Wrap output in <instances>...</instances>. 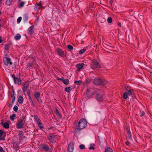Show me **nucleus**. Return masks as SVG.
<instances>
[{
  "instance_id": "nucleus-16",
  "label": "nucleus",
  "mask_w": 152,
  "mask_h": 152,
  "mask_svg": "<svg viewBox=\"0 0 152 152\" xmlns=\"http://www.w3.org/2000/svg\"><path fill=\"white\" fill-rule=\"evenodd\" d=\"M1 124L5 128L8 129L9 127V124L7 122H5L4 123H1Z\"/></svg>"
},
{
  "instance_id": "nucleus-3",
  "label": "nucleus",
  "mask_w": 152,
  "mask_h": 152,
  "mask_svg": "<svg viewBox=\"0 0 152 152\" xmlns=\"http://www.w3.org/2000/svg\"><path fill=\"white\" fill-rule=\"evenodd\" d=\"M96 98L98 102H102L104 99V95L102 94V91L98 89L96 91Z\"/></svg>"
},
{
  "instance_id": "nucleus-35",
  "label": "nucleus",
  "mask_w": 152,
  "mask_h": 152,
  "mask_svg": "<svg viewBox=\"0 0 152 152\" xmlns=\"http://www.w3.org/2000/svg\"><path fill=\"white\" fill-rule=\"evenodd\" d=\"M3 134V132L1 130H0V140H4V138L1 137V136Z\"/></svg>"
},
{
  "instance_id": "nucleus-5",
  "label": "nucleus",
  "mask_w": 152,
  "mask_h": 152,
  "mask_svg": "<svg viewBox=\"0 0 152 152\" xmlns=\"http://www.w3.org/2000/svg\"><path fill=\"white\" fill-rule=\"evenodd\" d=\"M93 83L96 85H104L106 84V82L103 80H102L99 78H96L93 81Z\"/></svg>"
},
{
  "instance_id": "nucleus-1",
  "label": "nucleus",
  "mask_w": 152,
  "mask_h": 152,
  "mask_svg": "<svg viewBox=\"0 0 152 152\" xmlns=\"http://www.w3.org/2000/svg\"><path fill=\"white\" fill-rule=\"evenodd\" d=\"M87 125V121L84 119H80L78 124L77 127L75 130V134H79L80 130L84 129Z\"/></svg>"
},
{
  "instance_id": "nucleus-40",
  "label": "nucleus",
  "mask_w": 152,
  "mask_h": 152,
  "mask_svg": "<svg viewBox=\"0 0 152 152\" xmlns=\"http://www.w3.org/2000/svg\"><path fill=\"white\" fill-rule=\"evenodd\" d=\"M27 67H29V68L30 67H31L33 66V64H31V63H28L27 65Z\"/></svg>"
},
{
  "instance_id": "nucleus-34",
  "label": "nucleus",
  "mask_w": 152,
  "mask_h": 152,
  "mask_svg": "<svg viewBox=\"0 0 152 152\" xmlns=\"http://www.w3.org/2000/svg\"><path fill=\"white\" fill-rule=\"evenodd\" d=\"M112 19L111 17H109L107 19V21L109 23H111L112 22Z\"/></svg>"
},
{
  "instance_id": "nucleus-26",
  "label": "nucleus",
  "mask_w": 152,
  "mask_h": 152,
  "mask_svg": "<svg viewBox=\"0 0 152 152\" xmlns=\"http://www.w3.org/2000/svg\"><path fill=\"white\" fill-rule=\"evenodd\" d=\"M13 0H7L6 2V4L8 6L10 5L12 2Z\"/></svg>"
},
{
  "instance_id": "nucleus-7",
  "label": "nucleus",
  "mask_w": 152,
  "mask_h": 152,
  "mask_svg": "<svg viewBox=\"0 0 152 152\" xmlns=\"http://www.w3.org/2000/svg\"><path fill=\"white\" fill-rule=\"evenodd\" d=\"M3 60L4 63L5 65H8L9 64L10 65H12L11 59L10 58L8 57H4Z\"/></svg>"
},
{
  "instance_id": "nucleus-8",
  "label": "nucleus",
  "mask_w": 152,
  "mask_h": 152,
  "mask_svg": "<svg viewBox=\"0 0 152 152\" xmlns=\"http://www.w3.org/2000/svg\"><path fill=\"white\" fill-rule=\"evenodd\" d=\"M56 136L53 134H50L48 137L49 141L52 143L55 142L56 141Z\"/></svg>"
},
{
  "instance_id": "nucleus-55",
  "label": "nucleus",
  "mask_w": 152,
  "mask_h": 152,
  "mask_svg": "<svg viewBox=\"0 0 152 152\" xmlns=\"http://www.w3.org/2000/svg\"><path fill=\"white\" fill-rule=\"evenodd\" d=\"M2 42V40L1 38V37H0V43Z\"/></svg>"
},
{
  "instance_id": "nucleus-27",
  "label": "nucleus",
  "mask_w": 152,
  "mask_h": 152,
  "mask_svg": "<svg viewBox=\"0 0 152 152\" xmlns=\"http://www.w3.org/2000/svg\"><path fill=\"white\" fill-rule=\"evenodd\" d=\"M72 90V88L70 87L66 88L65 89V91L67 92H69Z\"/></svg>"
},
{
  "instance_id": "nucleus-39",
  "label": "nucleus",
  "mask_w": 152,
  "mask_h": 152,
  "mask_svg": "<svg viewBox=\"0 0 152 152\" xmlns=\"http://www.w3.org/2000/svg\"><path fill=\"white\" fill-rule=\"evenodd\" d=\"M80 148L81 149H83L85 148L84 145L82 144L80 145Z\"/></svg>"
},
{
  "instance_id": "nucleus-36",
  "label": "nucleus",
  "mask_w": 152,
  "mask_h": 152,
  "mask_svg": "<svg viewBox=\"0 0 152 152\" xmlns=\"http://www.w3.org/2000/svg\"><path fill=\"white\" fill-rule=\"evenodd\" d=\"M82 82V81L81 80H79V81L76 80L75 81V83H76L77 85H79L81 84Z\"/></svg>"
},
{
  "instance_id": "nucleus-44",
  "label": "nucleus",
  "mask_w": 152,
  "mask_h": 152,
  "mask_svg": "<svg viewBox=\"0 0 152 152\" xmlns=\"http://www.w3.org/2000/svg\"><path fill=\"white\" fill-rule=\"evenodd\" d=\"M9 48V46L8 45H5V49L6 50H8Z\"/></svg>"
},
{
  "instance_id": "nucleus-24",
  "label": "nucleus",
  "mask_w": 152,
  "mask_h": 152,
  "mask_svg": "<svg viewBox=\"0 0 152 152\" xmlns=\"http://www.w3.org/2000/svg\"><path fill=\"white\" fill-rule=\"evenodd\" d=\"M126 129L128 131V135L129 137V139H130L131 140H132V136L131 134V132L129 131V129H128L127 128Z\"/></svg>"
},
{
  "instance_id": "nucleus-57",
  "label": "nucleus",
  "mask_w": 152,
  "mask_h": 152,
  "mask_svg": "<svg viewBox=\"0 0 152 152\" xmlns=\"http://www.w3.org/2000/svg\"><path fill=\"white\" fill-rule=\"evenodd\" d=\"M118 26H121V24L120 23H118Z\"/></svg>"
},
{
  "instance_id": "nucleus-63",
  "label": "nucleus",
  "mask_w": 152,
  "mask_h": 152,
  "mask_svg": "<svg viewBox=\"0 0 152 152\" xmlns=\"http://www.w3.org/2000/svg\"><path fill=\"white\" fill-rule=\"evenodd\" d=\"M0 21H1V19H0Z\"/></svg>"
},
{
  "instance_id": "nucleus-20",
  "label": "nucleus",
  "mask_w": 152,
  "mask_h": 152,
  "mask_svg": "<svg viewBox=\"0 0 152 152\" xmlns=\"http://www.w3.org/2000/svg\"><path fill=\"white\" fill-rule=\"evenodd\" d=\"M55 113L56 115L59 117V118H61V115L60 113L59 112L58 109L57 108H56V110H55Z\"/></svg>"
},
{
  "instance_id": "nucleus-9",
  "label": "nucleus",
  "mask_w": 152,
  "mask_h": 152,
  "mask_svg": "<svg viewBox=\"0 0 152 152\" xmlns=\"http://www.w3.org/2000/svg\"><path fill=\"white\" fill-rule=\"evenodd\" d=\"M91 65L92 66V68L93 69H95L97 67H99V64L97 60H94L91 62Z\"/></svg>"
},
{
  "instance_id": "nucleus-62",
  "label": "nucleus",
  "mask_w": 152,
  "mask_h": 152,
  "mask_svg": "<svg viewBox=\"0 0 152 152\" xmlns=\"http://www.w3.org/2000/svg\"><path fill=\"white\" fill-rule=\"evenodd\" d=\"M18 0L19 1H21V0Z\"/></svg>"
},
{
  "instance_id": "nucleus-25",
  "label": "nucleus",
  "mask_w": 152,
  "mask_h": 152,
  "mask_svg": "<svg viewBox=\"0 0 152 152\" xmlns=\"http://www.w3.org/2000/svg\"><path fill=\"white\" fill-rule=\"evenodd\" d=\"M104 152H113V150L110 147H107L105 149Z\"/></svg>"
},
{
  "instance_id": "nucleus-51",
  "label": "nucleus",
  "mask_w": 152,
  "mask_h": 152,
  "mask_svg": "<svg viewBox=\"0 0 152 152\" xmlns=\"http://www.w3.org/2000/svg\"><path fill=\"white\" fill-rule=\"evenodd\" d=\"M29 97V100L30 102L31 101H32V99H31V96H29V97Z\"/></svg>"
},
{
  "instance_id": "nucleus-59",
  "label": "nucleus",
  "mask_w": 152,
  "mask_h": 152,
  "mask_svg": "<svg viewBox=\"0 0 152 152\" xmlns=\"http://www.w3.org/2000/svg\"><path fill=\"white\" fill-rule=\"evenodd\" d=\"M1 11H0V15H1Z\"/></svg>"
},
{
  "instance_id": "nucleus-45",
  "label": "nucleus",
  "mask_w": 152,
  "mask_h": 152,
  "mask_svg": "<svg viewBox=\"0 0 152 152\" xmlns=\"http://www.w3.org/2000/svg\"><path fill=\"white\" fill-rule=\"evenodd\" d=\"M57 79L58 80H61V81H62V82H63V80H64V77H63L58 78V79Z\"/></svg>"
},
{
  "instance_id": "nucleus-48",
  "label": "nucleus",
  "mask_w": 152,
  "mask_h": 152,
  "mask_svg": "<svg viewBox=\"0 0 152 152\" xmlns=\"http://www.w3.org/2000/svg\"><path fill=\"white\" fill-rule=\"evenodd\" d=\"M22 89L23 90V93L25 94V92L26 91L27 89L23 88Z\"/></svg>"
},
{
  "instance_id": "nucleus-54",
  "label": "nucleus",
  "mask_w": 152,
  "mask_h": 152,
  "mask_svg": "<svg viewBox=\"0 0 152 152\" xmlns=\"http://www.w3.org/2000/svg\"><path fill=\"white\" fill-rule=\"evenodd\" d=\"M125 143L126 145H129V142H125Z\"/></svg>"
},
{
  "instance_id": "nucleus-37",
  "label": "nucleus",
  "mask_w": 152,
  "mask_h": 152,
  "mask_svg": "<svg viewBox=\"0 0 152 152\" xmlns=\"http://www.w3.org/2000/svg\"><path fill=\"white\" fill-rule=\"evenodd\" d=\"M68 48L70 50H72L73 49V48L71 45H68L67 46Z\"/></svg>"
},
{
  "instance_id": "nucleus-21",
  "label": "nucleus",
  "mask_w": 152,
  "mask_h": 152,
  "mask_svg": "<svg viewBox=\"0 0 152 152\" xmlns=\"http://www.w3.org/2000/svg\"><path fill=\"white\" fill-rule=\"evenodd\" d=\"M16 116V114H13L12 115H10V118L12 121H13L14 120Z\"/></svg>"
},
{
  "instance_id": "nucleus-12",
  "label": "nucleus",
  "mask_w": 152,
  "mask_h": 152,
  "mask_svg": "<svg viewBox=\"0 0 152 152\" xmlns=\"http://www.w3.org/2000/svg\"><path fill=\"white\" fill-rule=\"evenodd\" d=\"M57 52L58 54L60 56L62 57H64L65 56V54L64 51L60 48L57 49Z\"/></svg>"
},
{
  "instance_id": "nucleus-61",
  "label": "nucleus",
  "mask_w": 152,
  "mask_h": 152,
  "mask_svg": "<svg viewBox=\"0 0 152 152\" xmlns=\"http://www.w3.org/2000/svg\"><path fill=\"white\" fill-rule=\"evenodd\" d=\"M1 3V0H0V4Z\"/></svg>"
},
{
  "instance_id": "nucleus-50",
  "label": "nucleus",
  "mask_w": 152,
  "mask_h": 152,
  "mask_svg": "<svg viewBox=\"0 0 152 152\" xmlns=\"http://www.w3.org/2000/svg\"><path fill=\"white\" fill-rule=\"evenodd\" d=\"M27 94L28 97H29V96H30V92L28 91H27Z\"/></svg>"
},
{
  "instance_id": "nucleus-52",
  "label": "nucleus",
  "mask_w": 152,
  "mask_h": 152,
  "mask_svg": "<svg viewBox=\"0 0 152 152\" xmlns=\"http://www.w3.org/2000/svg\"><path fill=\"white\" fill-rule=\"evenodd\" d=\"M12 77L14 79H15L17 78L16 77H15V75H12Z\"/></svg>"
},
{
  "instance_id": "nucleus-33",
  "label": "nucleus",
  "mask_w": 152,
  "mask_h": 152,
  "mask_svg": "<svg viewBox=\"0 0 152 152\" xmlns=\"http://www.w3.org/2000/svg\"><path fill=\"white\" fill-rule=\"evenodd\" d=\"M94 144H91L90 145V146L89 148V149L90 150H91V149H92L93 150H94L95 149V148L94 147Z\"/></svg>"
},
{
  "instance_id": "nucleus-47",
  "label": "nucleus",
  "mask_w": 152,
  "mask_h": 152,
  "mask_svg": "<svg viewBox=\"0 0 152 152\" xmlns=\"http://www.w3.org/2000/svg\"><path fill=\"white\" fill-rule=\"evenodd\" d=\"M31 103V105L33 107H34V102H33V101H31V102H30Z\"/></svg>"
},
{
  "instance_id": "nucleus-4",
  "label": "nucleus",
  "mask_w": 152,
  "mask_h": 152,
  "mask_svg": "<svg viewBox=\"0 0 152 152\" xmlns=\"http://www.w3.org/2000/svg\"><path fill=\"white\" fill-rule=\"evenodd\" d=\"M98 89L93 88H88L87 89L86 94L89 98H91L93 96L95 93L96 92Z\"/></svg>"
},
{
  "instance_id": "nucleus-29",
  "label": "nucleus",
  "mask_w": 152,
  "mask_h": 152,
  "mask_svg": "<svg viewBox=\"0 0 152 152\" xmlns=\"http://www.w3.org/2000/svg\"><path fill=\"white\" fill-rule=\"evenodd\" d=\"M86 48H84L80 50L79 51V53L80 55L82 54L83 53H84L86 51Z\"/></svg>"
},
{
  "instance_id": "nucleus-14",
  "label": "nucleus",
  "mask_w": 152,
  "mask_h": 152,
  "mask_svg": "<svg viewBox=\"0 0 152 152\" xmlns=\"http://www.w3.org/2000/svg\"><path fill=\"white\" fill-rule=\"evenodd\" d=\"M42 7V4L41 3L39 4L37 3L35 6V10L36 11H38L40 8Z\"/></svg>"
},
{
  "instance_id": "nucleus-23",
  "label": "nucleus",
  "mask_w": 152,
  "mask_h": 152,
  "mask_svg": "<svg viewBox=\"0 0 152 152\" xmlns=\"http://www.w3.org/2000/svg\"><path fill=\"white\" fill-rule=\"evenodd\" d=\"M29 83L28 82L25 83L23 86V88L27 89L29 86Z\"/></svg>"
},
{
  "instance_id": "nucleus-53",
  "label": "nucleus",
  "mask_w": 152,
  "mask_h": 152,
  "mask_svg": "<svg viewBox=\"0 0 152 152\" xmlns=\"http://www.w3.org/2000/svg\"><path fill=\"white\" fill-rule=\"evenodd\" d=\"M113 0H110V4H112L113 3Z\"/></svg>"
},
{
  "instance_id": "nucleus-60",
  "label": "nucleus",
  "mask_w": 152,
  "mask_h": 152,
  "mask_svg": "<svg viewBox=\"0 0 152 152\" xmlns=\"http://www.w3.org/2000/svg\"><path fill=\"white\" fill-rule=\"evenodd\" d=\"M151 99H152V96H151Z\"/></svg>"
},
{
  "instance_id": "nucleus-46",
  "label": "nucleus",
  "mask_w": 152,
  "mask_h": 152,
  "mask_svg": "<svg viewBox=\"0 0 152 152\" xmlns=\"http://www.w3.org/2000/svg\"><path fill=\"white\" fill-rule=\"evenodd\" d=\"M145 114V113L144 111H142V112L140 116L141 117H142L143 115H144Z\"/></svg>"
},
{
  "instance_id": "nucleus-64",
  "label": "nucleus",
  "mask_w": 152,
  "mask_h": 152,
  "mask_svg": "<svg viewBox=\"0 0 152 152\" xmlns=\"http://www.w3.org/2000/svg\"><path fill=\"white\" fill-rule=\"evenodd\" d=\"M1 27V26H0V27Z\"/></svg>"
},
{
  "instance_id": "nucleus-17",
  "label": "nucleus",
  "mask_w": 152,
  "mask_h": 152,
  "mask_svg": "<svg viewBox=\"0 0 152 152\" xmlns=\"http://www.w3.org/2000/svg\"><path fill=\"white\" fill-rule=\"evenodd\" d=\"M18 101L20 104H22L23 102V98L22 96H20L18 99Z\"/></svg>"
},
{
  "instance_id": "nucleus-43",
  "label": "nucleus",
  "mask_w": 152,
  "mask_h": 152,
  "mask_svg": "<svg viewBox=\"0 0 152 152\" xmlns=\"http://www.w3.org/2000/svg\"><path fill=\"white\" fill-rule=\"evenodd\" d=\"M0 152H5V151L3 150V148L0 146Z\"/></svg>"
},
{
  "instance_id": "nucleus-41",
  "label": "nucleus",
  "mask_w": 152,
  "mask_h": 152,
  "mask_svg": "<svg viewBox=\"0 0 152 152\" xmlns=\"http://www.w3.org/2000/svg\"><path fill=\"white\" fill-rule=\"evenodd\" d=\"M37 124H38V126L39 128L41 129L43 128V126H42V124H41V122H40L39 123H38Z\"/></svg>"
},
{
  "instance_id": "nucleus-11",
  "label": "nucleus",
  "mask_w": 152,
  "mask_h": 152,
  "mask_svg": "<svg viewBox=\"0 0 152 152\" xmlns=\"http://www.w3.org/2000/svg\"><path fill=\"white\" fill-rule=\"evenodd\" d=\"M74 148V144L72 142L69 143L68 145L67 150L69 152H72Z\"/></svg>"
},
{
  "instance_id": "nucleus-49",
  "label": "nucleus",
  "mask_w": 152,
  "mask_h": 152,
  "mask_svg": "<svg viewBox=\"0 0 152 152\" xmlns=\"http://www.w3.org/2000/svg\"><path fill=\"white\" fill-rule=\"evenodd\" d=\"M37 100V101L38 102H41V99H39V98H36Z\"/></svg>"
},
{
  "instance_id": "nucleus-58",
  "label": "nucleus",
  "mask_w": 152,
  "mask_h": 152,
  "mask_svg": "<svg viewBox=\"0 0 152 152\" xmlns=\"http://www.w3.org/2000/svg\"><path fill=\"white\" fill-rule=\"evenodd\" d=\"M87 82L88 83H89L91 81V80H87Z\"/></svg>"
},
{
  "instance_id": "nucleus-42",
  "label": "nucleus",
  "mask_w": 152,
  "mask_h": 152,
  "mask_svg": "<svg viewBox=\"0 0 152 152\" xmlns=\"http://www.w3.org/2000/svg\"><path fill=\"white\" fill-rule=\"evenodd\" d=\"M21 19H22V18L21 17H19L18 19H17V22L18 23H20V21H21Z\"/></svg>"
},
{
  "instance_id": "nucleus-31",
  "label": "nucleus",
  "mask_w": 152,
  "mask_h": 152,
  "mask_svg": "<svg viewBox=\"0 0 152 152\" xmlns=\"http://www.w3.org/2000/svg\"><path fill=\"white\" fill-rule=\"evenodd\" d=\"M43 148L45 151H48L49 150V148L48 145H44L43 146Z\"/></svg>"
},
{
  "instance_id": "nucleus-19",
  "label": "nucleus",
  "mask_w": 152,
  "mask_h": 152,
  "mask_svg": "<svg viewBox=\"0 0 152 152\" xmlns=\"http://www.w3.org/2000/svg\"><path fill=\"white\" fill-rule=\"evenodd\" d=\"M25 2L23 1H21L20 2L19 4L18 5V7L19 8H22L24 5Z\"/></svg>"
},
{
  "instance_id": "nucleus-38",
  "label": "nucleus",
  "mask_w": 152,
  "mask_h": 152,
  "mask_svg": "<svg viewBox=\"0 0 152 152\" xmlns=\"http://www.w3.org/2000/svg\"><path fill=\"white\" fill-rule=\"evenodd\" d=\"M18 109V108L16 105H15L13 108V110L15 112H16L17 111Z\"/></svg>"
},
{
  "instance_id": "nucleus-32",
  "label": "nucleus",
  "mask_w": 152,
  "mask_h": 152,
  "mask_svg": "<svg viewBox=\"0 0 152 152\" xmlns=\"http://www.w3.org/2000/svg\"><path fill=\"white\" fill-rule=\"evenodd\" d=\"M11 99L12 102H13L15 100V97L14 96V94L13 92V94H12Z\"/></svg>"
},
{
  "instance_id": "nucleus-6",
  "label": "nucleus",
  "mask_w": 152,
  "mask_h": 152,
  "mask_svg": "<svg viewBox=\"0 0 152 152\" xmlns=\"http://www.w3.org/2000/svg\"><path fill=\"white\" fill-rule=\"evenodd\" d=\"M133 91L131 89L128 90L126 92L124 93L123 97L125 99L128 98V96H132L133 94Z\"/></svg>"
},
{
  "instance_id": "nucleus-15",
  "label": "nucleus",
  "mask_w": 152,
  "mask_h": 152,
  "mask_svg": "<svg viewBox=\"0 0 152 152\" xmlns=\"http://www.w3.org/2000/svg\"><path fill=\"white\" fill-rule=\"evenodd\" d=\"M14 81L15 84H17L18 85H20L21 83V80L18 77H17L15 79H14Z\"/></svg>"
},
{
  "instance_id": "nucleus-22",
  "label": "nucleus",
  "mask_w": 152,
  "mask_h": 152,
  "mask_svg": "<svg viewBox=\"0 0 152 152\" xmlns=\"http://www.w3.org/2000/svg\"><path fill=\"white\" fill-rule=\"evenodd\" d=\"M21 37V35L19 34H18L15 35L14 38L16 40H19L20 39Z\"/></svg>"
},
{
  "instance_id": "nucleus-30",
  "label": "nucleus",
  "mask_w": 152,
  "mask_h": 152,
  "mask_svg": "<svg viewBox=\"0 0 152 152\" xmlns=\"http://www.w3.org/2000/svg\"><path fill=\"white\" fill-rule=\"evenodd\" d=\"M40 96V93L39 92H36L34 94V96L36 98H39Z\"/></svg>"
},
{
  "instance_id": "nucleus-56",
  "label": "nucleus",
  "mask_w": 152,
  "mask_h": 152,
  "mask_svg": "<svg viewBox=\"0 0 152 152\" xmlns=\"http://www.w3.org/2000/svg\"><path fill=\"white\" fill-rule=\"evenodd\" d=\"M150 74L151 76L152 77V72H150Z\"/></svg>"
},
{
  "instance_id": "nucleus-28",
  "label": "nucleus",
  "mask_w": 152,
  "mask_h": 152,
  "mask_svg": "<svg viewBox=\"0 0 152 152\" xmlns=\"http://www.w3.org/2000/svg\"><path fill=\"white\" fill-rule=\"evenodd\" d=\"M63 82L66 85H68L69 83V80L66 79H65L63 80Z\"/></svg>"
},
{
  "instance_id": "nucleus-10",
  "label": "nucleus",
  "mask_w": 152,
  "mask_h": 152,
  "mask_svg": "<svg viewBox=\"0 0 152 152\" xmlns=\"http://www.w3.org/2000/svg\"><path fill=\"white\" fill-rule=\"evenodd\" d=\"M85 64L83 63H79L76 65V67L77 69V71H80L84 69V66Z\"/></svg>"
},
{
  "instance_id": "nucleus-2",
  "label": "nucleus",
  "mask_w": 152,
  "mask_h": 152,
  "mask_svg": "<svg viewBox=\"0 0 152 152\" xmlns=\"http://www.w3.org/2000/svg\"><path fill=\"white\" fill-rule=\"evenodd\" d=\"M25 117L22 116V118L18 119V122L16 124V127L18 129H22L24 127V123L25 122V121L24 118Z\"/></svg>"
},
{
  "instance_id": "nucleus-18",
  "label": "nucleus",
  "mask_w": 152,
  "mask_h": 152,
  "mask_svg": "<svg viewBox=\"0 0 152 152\" xmlns=\"http://www.w3.org/2000/svg\"><path fill=\"white\" fill-rule=\"evenodd\" d=\"M34 118L35 121L37 124L41 122L39 118L37 115L34 116Z\"/></svg>"
},
{
  "instance_id": "nucleus-13",
  "label": "nucleus",
  "mask_w": 152,
  "mask_h": 152,
  "mask_svg": "<svg viewBox=\"0 0 152 152\" xmlns=\"http://www.w3.org/2000/svg\"><path fill=\"white\" fill-rule=\"evenodd\" d=\"M34 27L33 26H30L28 29V32L29 34L31 35L34 32Z\"/></svg>"
}]
</instances>
